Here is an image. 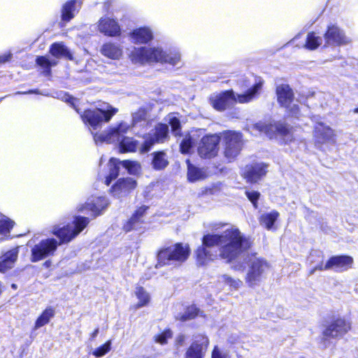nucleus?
Segmentation results:
<instances>
[{
  "label": "nucleus",
  "instance_id": "nucleus-38",
  "mask_svg": "<svg viewBox=\"0 0 358 358\" xmlns=\"http://www.w3.org/2000/svg\"><path fill=\"white\" fill-rule=\"evenodd\" d=\"M201 313H202V312L200 311V310L198 309L195 306H191L186 309L180 319L182 321L192 320L194 319L196 316L199 315Z\"/></svg>",
  "mask_w": 358,
  "mask_h": 358
},
{
  "label": "nucleus",
  "instance_id": "nucleus-27",
  "mask_svg": "<svg viewBox=\"0 0 358 358\" xmlns=\"http://www.w3.org/2000/svg\"><path fill=\"white\" fill-rule=\"evenodd\" d=\"M81 1L73 0L66 2L62 9V20L69 22L73 17L75 13L78 11V8L80 6Z\"/></svg>",
  "mask_w": 358,
  "mask_h": 358
},
{
  "label": "nucleus",
  "instance_id": "nucleus-22",
  "mask_svg": "<svg viewBox=\"0 0 358 358\" xmlns=\"http://www.w3.org/2000/svg\"><path fill=\"white\" fill-rule=\"evenodd\" d=\"M136 187V182L133 178H127L120 179L116 184L112 187V192L115 196L120 197L128 194Z\"/></svg>",
  "mask_w": 358,
  "mask_h": 358
},
{
  "label": "nucleus",
  "instance_id": "nucleus-47",
  "mask_svg": "<svg viewBox=\"0 0 358 358\" xmlns=\"http://www.w3.org/2000/svg\"><path fill=\"white\" fill-rule=\"evenodd\" d=\"M245 194L248 199L252 203L254 207L257 208V201L259 198L260 194L257 191H246Z\"/></svg>",
  "mask_w": 358,
  "mask_h": 358
},
{
  "label": "nucleus",
  "instance_id": "nucleus-48",
  "mask_svg": "<svg viewBox=\"0 0 358 358\" xmlns=\"http://www.w3.org/2000/svg\"><path fill=\"white\" fill-rule=\"evenodd\" d=\"M289 115L292 117H299L300 110L299 106L296 104H290L289 107L286 108Z\"/></svg>",
  "mask_w": 358,
  "mask_h": 358
},
{
  "label": "nucleus",
  "instance_id": "nucleus-12",
  "mask_svg": "<svg viewBox=\"0 0 358 358\" xmlns=\"http://www.w3.org/2000/svg\"><path fill=\"white\" fill-rule=\"evenodd\" d=\"M351 329V322L343 317L332 321L324 330L323 336L326 338H342Z\"/></svg>",
  "mask_w": 358,
  "mask_h": 358
},
{
  "label": "nucleus",
  "instance_id": "nucleus-2",
  "mask_svg": "<svg viewBox=\"0 0 358 358\" xmlns=\"http://www.w3.org/2000/svg\"><path fill=\"white\" fill-rule=\"evenodd\" d=\"M87 217L76 216L71 222L66 225H57L52 228V234L58 237V243L54 238L41 241L31 249V261L38 262L48 256L52 255L61 243H67L76 237L89 224Z\"/></svg>",
  "mask_w": 358,
  "mask_h": 358
},
{
  "label": "nucleus",
  "instance_id": "nucleus-8",
  "mask_svg": "<svg viewBox=\"0 0 358 358\" xmlns=\"http://www.w3.org/2000/svg\"><path fill=\"white\" fill-rule=\"evenodd\" d=\"M118 112V109L110 105L104 108L87 110L81 115L83 122L93 129H97L103 122H108Z\"/></svg>",
  "mask_w": 358,
  "mask_h": 358
},
{
  "label": "nucleus",
  "instance_id": "nucleus-16",
  "mask_svg": "<svg viewBox=\"0 0 358 358\" xmlns=\"http://www.w3.org/2000/svg\"><path fill=\"white\" fill-rule=\"evenodd\" d=\"M209 344V340L203 334L194 336V342L187 349L185 358H203Z\"/></svg>",
  "mask_w": 358,
  "mask_h": 358
},
{
  "label": "nucleus",
  "instance_id": "nucleus-40",
  "mask_svg": "<svg viewBox=\"0 0 358 358\" xmlns=\"http://www.w3.org/2000/svg\"><path fill=\"white\" fill-rule=\"evenodd\" d=\"M111 349V341H108L103 345L96 348L92 355L96 357H101L107 354Z\"/></svg>",
  "mask_w": 358,
  "mask_h": 358
},
{
  "label": "nucleus",
  "instance_id": "nucleus-24",
  "mask_svg": "<svg viewBox=\"0 0 358 358\" xmlns=\"http://www.w3.org/2000/svg\"><path fill=\"white\" fill-rule=\"evenodd\" d=\"M108 203L105 197H96L87 201L85 206L79 208V211L90 210L95 217L99 215L100 212L107 207Z\"/></svg>",
  "mask_w": 358,
  "mask_h": 358
},
{
  "label": "nucleus",
  "instance_id": "nucleus-54",
  "mask_svg": "<svg viewBox=\"0 0 358 358\" xmlns=\"http://www.w3.org/2000/svg\"><path fill=\"white\" fill-rule=\"evenodd\" d=\"M27 92H23L22 94H27ZM28 93H36V92H34V91H29Z\"/></svg>",
  "mask_w": 358,
  "mask_h": 358
},
{
  "label": "nucleus",
  "instance_id": "nucleus-26",
  "mask_svg": "<svg viewBox=\"0 0 358 358\" xmlns=\"http://www.w3.org/2000/svg\"><path fill=\"white\" fill-rule=\"evenodd\" d=\"M101 52L105 57L112 59H119L122 55L121 47L115 43H107L103 45Z\"/></svg>",
  "mask_w": 358,
  "mask_h": 358
},
{
  "label": "nucleus",
  "instance_id": "nucleus-44",
  "mask_svg": "<svg viewBox=\"0 0 358 358\" xmlns=\"http://www.w3.org/2000/svg\"><path fill=\"white\" fill-rule=\"evenodd\" d=\"M211 358H230V355L227 350H224L217 346H215L212 352Z\"/></svg>",
  "mask_w": 358,
  "mask_h": 358
},
{
  "label": "nucleus",
  "instance_id": "nucleus-6",
  "mask_svg": "<svg viewBox=\"0 0 358 358\" xmlns=\"http://www.w3.org/2000/svg\"><path fill=\"white\" fill-rule=\"evenodd\" d=\"M262 86V83L259 81L242 94L236 95L232 90L214 94L210 97V104L217 110L222 111L233 106L236 102L248 103L255 99Z\"/></svg>",
  "mask_w": 358,
  "mask_h": 358
},
{
  "label": "nucleus",
  "instance_id": "nucleus-52",
  "mask_svg": "<svg viewBox=\"0 0 358 358\" xmlns=\"http://www.w3.org/2000/svg\"><path fill=\"white\" fill-rule=\"evenodd\" d=\"M73 100H74V99H73V97H71V96H66V100H65V101H66V102H71L72 104H73Z\"/></svg>",
  "mask_w": 358,
  "mask_h": 358
},
{
  "label": "nucleus",
  "instance_id": "nucleus-55",
  "mask_svg": "<svg viewBox=\"0 0 358 358\" xmlns=\"http://www.w3.org/2000/svg\"><path fill=\"white\" fill-rule=\"evenodd\" d=\"M12 287H13V288H14V289H16L17 286H16V285L13 284V285H12Z\"/></svg>",
  "mask_w": 358,
  "mask_h": 358
},
{
  "label": "nucleus",
  "instance_id": "nucleus-32",
  "mask_svg": "<svg viewBox=\"0 0 358 358\" xmlns=\"http://www.w3.org/2000/svg\"><path fill=\"white\" fill-rule=\"evenodd\" d=\"M279 217L278 212L273 210L270 213H264L259 218L260 224L266 229L270 230L272 229L274 222Z\"/></svg>",
  "mask_w": 358,
  "mask_h": 358
},
{
  "label": "nucleus",
  "instance_id": "nucleus-53",
  "mask_svg": "<svg viewBox=\"0 0 358 358\" xmlns=\"http://www.w3.org/2000/svg\"><path fill=\"white\" fill-rule=\"evenodd\" d=\"M353 112H354L355 113H358V108H355V109H354V110H353Z\"/></svg>",
  "mask_w": 358,
  "mask_h": 358
},
{
  "label": "nucleus",
  "instance_id": "nucleus-17",
  "mask_svg": "<svg viewBox=\"0 0 358 358\" xmlns=\"http://www.w3.org/2000/svg\"><path fill=\"white\" fill-rule=\"evenodd\" d=\"M334 136V130L322 122H317L314 127L313 138L317 146L333 141Z\"/></svg>",
  "mask_w": 358,
  "mask_h": 358
},
{
  "label": "nucleus",
  "instance_id": "nucleus-21",
  "mask_svg": "<svg viewBox=\"0 0 358 358\" xmlns=\"http://www.w3.org/2000/svg\"><path fill=\"white\" fill-rule=\"evenodd\" d=\"M148 209L147 206H143L138 208L132 216L123 225V230L125 232H129L132 230H136L143 222V217Z\"/></svg>",
  "mask_w": 358,
  "mask_h": 358
},
{
  "label": "nucleus",
  "instance_id": "nucleus-33",
  "mask_svg": "<svg viewBox=\"0 0 358 358\" xmlns=\"http://www.w3.org/2000/svg\"><path fill=\"white\" fill-rule=\"evenodd\" d=\"M55 309L52 307H48L46 308L41 315L37 318L36 322H35V327L34 328L36 329L43 327L46 324H48L50 319L52 318L55 315Z\"/></svg>",
  "mask_w": 358,
  "mask_h": 358
},
{
  "label": "nucleus",
  "instance_id": "nucleus-11",
  "mask_svg": "<svg viewBox=\"0 0 358 358\" xmlns=\"http://www.w3.org/2000/svg\"><path fill=\"white\" fill-rule=\"evenodd\" d=\"M169 127L166 124H159L150 133L145 136L144 143L139 150L141 153L148 152L155 143H163L168 138Z\"/></svg>",
  "mask_w": 358,
  "mask_h": 358
},
{
  "label": "nucleus",
  "instance_id": "nucleus-19",
  "mask_svg": "<svg viewBox=\"0 0 358 358\" xmlns=\"http://www.w3.org/2000/svg\"><path fill=\"white\" fill-rule=\"evenodd\" d=\"M267 165L263 163H256L245 167L244 177L248 182H256L266 173Z\"/></svg>",
  "mask_w": 358,
  "mask_h": 358
},
{
  "label": "nucleus",
  "instance_id": "nucleus-31",
  "mask_svg": "<svg viewBox=\"0 0 358 358\" xmlns=\"http://www.w3.org/2000/svg\"><path fill=\"white\" fill-rule=\"evenodd\" d=\"M121 162L118 159L111 158L109 161L108 166L110 167L109 174L106 178L105 183L109 185L113 180H115L119 174V169Z\"/></svg>",
  "mask_w": 358,
  "mask_h": 358
},
{
  "label": "nucleus",
  "instance_id": "nucleus-30",
  "mask_svg": "<svg viewBox=\"0 0 358 358\" xmlns=\"http://www.w3.org/2000/svg\"><path fill=\"white\" fill-rule=\"evenodd\" d=\"M50 52L56 58L65 57L69 59H73L72 55L67 48L61 43H53L50 49Z\"/></svg>",
  "mask_w": 358,
  "mask_h": 358
},
{
  "label": "nucleus",
  "instance_id": "nucleus-57",
  "mask_svg": "<svg viewBox=\"0 0 358 358\" xmlns=\"http://www.w3.org/2000/svg\"><path fill=\"white\" fill-rule=\"evenodd\" d=\"M238 358H241V357H238Z\"/></svg>",
  "mask_w": 358,
  "mask_h": 358
},
{
  "label": "nucleus",
  "instance_id": "nucleus-15",
  "mask_svg": "<svg viewBox=\"0 0 358 358\" xmlns=\"http://www.w3.org/2000/svg\"><path fill=\"white\" fill-rule=\"evenodd\" d=\"M220 141V138L217 134L203 137L198 148L199 155L203 158H212L216 156Z\"/></svg>",
  "mask_w": 358,
  "mask_h": 358
},
{
  "label": "nucleus",
  "instance_id": "nucleus-43",
  "mask_svg": "<svg viewBox=\"0 0 358 358\" xmlns=\"http://www.w3.org/2000/svg\"><path fill=\"white\" fill-rule=\"evenodd\" d=\"M194 142L190 136H185L180 143V151L182 153H189Z\"/></svg>",
  "mask_w": 358,
  "mask_h": 358
},
{
  "label": "nucleus",
  "instance_id": "nucleus-28",
  "mask_svg": "<svg viewBox=\"0 0 358 358\" xmlns=\"http://www.w3.org/2000/svg\"><path fill=\"white\" fill-rule=\"evenodd\" d=\"M134 294L138 299V303L135 305V309H138L148 306L150 302L151 296L148 292L141 286H137L135 288Z\"/></svg>",
  "mask_w": 358,
  "mask_h": 358
},
{
  "label": "nucleus",
  "instance_id": "nucleus-14",
  "mask_svg": "<svg viewBox=\"0 0 358 358\" xmlns=\"http://www.w3.org/2000/svg\"><path fill=\"white\" fill-rule=\"evenodd\" d=\"M324 37L327 45L341 46L350 44L352 42V39L335 24L328 26Z\"/></svg>",
  "mask_w": 358,
  "mask_h": 358
},
{
  "label": "nucleus",
  "instance_id": "nucleus-9",
  "mask_svg": "<svg viewBox=\"0 0 358 358\" xmlns=\"http://www.w3.org/2000/svg\"><path fill=\"white\" fill-rule=\"evenodd\" d=\"M220 138L224 146L225 157L229 160L234 159L242 148V136L239 133L227 131L222 133Z\"/></svg>",
  "mask_w": 358,
  "mask_h": 358
},
{
  "label": "nucleus",
  "instance_id": "nucleus-49",
  "mask_svg": "<svg viewBox=\"0 0 358 358\" xmlns=\"http://www.w3.org/2000/svg\"><path fill=\"white\" fill-rule=\"evenodd\" d=\"M11 53H6L0 55V64L8 62L11 58Z\"/></svg>",
  "mask_w": 358,
  "mask_h": 358
},
{
  "label": "nucleus",
  "instance_id": "nucleus-41",
  "mask_svg": "<svg viewBox=\"0 0 358 358\" xmlns=\"http://www.w3.org/2000/svg\"><path fill=\"white\" fill-rule=\"evenodd\" d=\"M13 227V222L10 220L3 217L0 220V233L2 234H9Z\"/></svg>",
  "mask_w": 358,
  "mask_h": 358
},
{
  "label": "nucleus",
  "instance_id": "nucleus-37",
  "mask_svg": "<svg viewBox=\"0 0 358 358\" xmlns=\"http://www.w3.org/2000/svg\"><path fill=\"white\" fill-rule=\"evenodd\" d=\"M219 281L234 289H238L243 285L241 280L232 278L227 275L220 277Z\"/></svg>",
  "mask_w": 358,
  "mask_h": 358
},
{
  "label": "nucleus",
  "instance_id": "nucleus-56",
  "mask_svg": "<svg viewBox=\"0 0 358 358\" xmlns=\"http://www.w3.org/2000/svg\"><path fill=\"white\" fill-rule=\"evenodd\" d=\"M238 358H241V357H238Z\"/></svg>",
  "mask_w": 358,
  "mask_h": 358
},
{
  "label": "nucleus",
  "instance_id": "nucleus-20",
  "mask_svg": "<svg viewBox=\"0 0 358 358\" xmlns=\"http://www.w3.org/2000/svg\"><path fill=\"white\" fill-rule=\"evenodd\" d=\"M99 30L101 33L108 36L120 35L121 29L116 21L109 17H102L99 20Z\"/></svg>",
  "mask_w": 358,
  "mask_h": 358
},
{
  "label": "nucleus",
  "instance_id": "nucleus-29",
  "mask_svg": "<svg viewBox=\"0 0 358 358\" xmlns=\"http://www.w3.org/2000/svg\"><path fill=\"white\" fill-rule=\"evenodd\" d=\"M152 155V165L155 170H162L168 166V157L164 151L155 152Z\"/></svg>",
  "mask_w": 358,
  "mask_h": 358
},
{
  "label": "nucleus",
  "instance_id": "nucleus-1",
  "mask_svg": "<svg viewBox=\"0 0 358 358\" xmlns=\"http://www.w3.org/2000/svg\"><path fill=\"white\" fill-rule=\"evenodd\" d=\"M220 245V256L229 262H232L244 255L250 248L251 242L238 229L231 227L222 234L207 233L202 238V245L196 251V262L199 265H206L217 257L213 247Z\"/></svg>",
  "mask_w": 358,
  "mask_h": 358
},
{
  "label": "nucleus",
  "instance_id": "nucleus-36",
  "mask_svg": "<svg viewBox=\"0 0 358 358\" xmlns=\"http://www.w3.org/2000/svg\"><path fill=\"white\" fill-rule=\"evenodd\" d=\"M36 61L37 64L44 69L43 73L45 76L50 74V67L57 65V63L55 59H49L46 57H38Z\"/></svg>",
  "mask_w": 358,
  "mask_h": 358
},
{
  "label": "nucleus",
  "instance_id": "nucleus-18",
  "mask_svg": "<svg viewBox=\"0 0 358 358\" xmlns=\"http://www.w3.org/2000/svg\"><path fill=\"white\" fill-rule=\"evenodd\" d=\"M129 36L134 44H147L154 38L153 31L149 27L135 29L129 33Z\"/></svg>",
  "mask_w": 358,
  "mask_h": 358
},
{
  "label": "nucleus",
  "instance_id": "nucleus-23",
  "mask_svg": "<svg viewBox=\"0 0 358 358\" xmlns=\"http://www.w3.org/2000/svg\"><path fill=\"white\" fill-rule=\"evenodd\" d=\"M277 100L278 103L288 108L294 100V93L288 85L282 84L276 87Z\"/></svg>",
  "mask_w": 358,
  "mask_h": 358
},
{
  "label": "nucleus",
  "instance_id": "nucleus-3",
  "mask_svg": "<svg viewBox=\"0 0 358 358\" xmlns=\"http://www.w3.org/2000/svg\"><path fill=\"white\" fill-rule=\"evenodd\" d=\"M127 55L134 64L159 62L169 64L173 66L181 64V55L176 50L164 51L161 47H132L127 50Z\"/></svg>",
  "mask_w": 358,
  "mask_h": 358
},
{
  "label": "nucleus",
  "instance_id": "nucleus-13",
  "mask_svg": "<svg viewBox=\"0 0 358 358\" xmlns=\"http://www.w3.org/2000/svg\"><path fill=\"white\" fill-rule=\"evenodd\" d=\"M254 128L260 133H264L271 139L280 135L286 138V141H291L289 131L283 124L258 122L254 125Z\"/></svg>",
  "mask_w": 358,
  "mask_h": 358
},
{
  "label": "nucleus",
  "instance_id": "nucleus-46",
  "mask_svg": "<svg viewBox=\"0 0 358 358\" xmlns=\"http://www.w3.org/2000/svg\"><path fill=\"white\" fill-rule=\"evenodd\" d=\"M145 111L143 109H139L132 115V125L135 126L141 120L145 118Z\"/></svg>",
  "mask_w": 358,
  "mask_h": 358
},
{
  "label": "nucleus",
  "instance_id": "nucleus-35",
  "mask_svg": "<svg viewBox=\"0 0 358 358\" xmlns=\"http://www.w3.org/2000/svg\"><path fill=\"white\" fill-rule=\"evenodd\" d=\"M322 37L317 36L315 32H310L307 36L304 47L308 50H315L322 44Z\"/></svg>",
  "mask_w": 358,
  "mask_h": 358
},
{
  "label": "nucleus",
  "instance_id": "nucleus-42",
  "mask_svg": "<svg viewBox=\"0 0 358 358\" xmlns=\"http://www.w3.org/2000/svg\"><path fill=\"white\" fill-rule=\"evenodd\" d=\"M169 123L170 124L172 131L174 135L177 136L180 131V120L173 115L169 116Z\"/></svg>",
  "mask_w": 358,
  "mask_h": 358
},
{
  "label": "nucleus",
  "instance_id": "nucleus-51",
  "mask_svg": "<svg viewBox=\"0 0 358 358\" xmlns=\"http://www.w3.org/2000/svg\"><path fill=\"white\" fill-rule=\"evenodd\" d=\"M185 340V336L183 335H180L177 338V343H182Z\"/></svg>",
  "mask_w": 358,
  "mask_h": 358
},
{
  "label": "nucleus",
  "instance_id": "nucleus-5",
  "mask_svg": "<svg viewBox=\"0 0 358 358\" xmlns=\"http://www.w3.org/2000/svg\"><path fill=\"white\" fill-rule=\"evenodd\" d=\"M129 129L130 126L127 122H122L116 127H110L101 134H94V140L96 143L119 142L120 152H135L138 146V142L133 138L124 137Z\"/></svg>",
  "mask_w": 358,
  "mask_h": 358
},
{
  "label": "nucleus",
  "instance_id": "nucleus-50",
  "mask_svg": "<svg viewBox=\"0 0 358 358\" xmlns=\"http://www.w3.org/2000/svg\"><path fill=\"white\" fill-rule=\"evenodd\" d=\"M99 332V328L97 327L94 329V331L92 334H90V340L94 341L96 338V337L97 336Z\"/></svg>",
  "mask_w": 358,
  "mask_h": 358
},
{
  "label": "nucleus",
  "instance_id": "nucleus-25",
  "mask_svg": "<svg viewBox=\"0 0 358 358\" xmlns=\"http://www.w3.org/2000/svg\"><path fill=\"white\" fill-rule=\"evenodd\" d=\"M18 256L17 248H13L0 257V272L4 273L13 267Z\"/></svg>",
  "mask_w": 358,
  "mask_h": 358
},
{
  "label": "nucleus",
  "instance_id": "nucleus-7",
  "mask_svg": "<svg viewBox=\"0 0 358 358\" xmlns=\"http://www.w3.org/2000/svg\"><path fill=\"white\" fill-rule=\"evenodd\" d=\"M190 254L187 244L176 243L162 248L157 253V264L156 267L170 265L171 262L182 263L185 262Z\"/></svg>",
  "mask_w": 358,
  "mask_h": 358
},
{
  "label": "nucleus",
  "instance_id": "nucleus-34",
  "mask_svg": "<svg viewBox=\"0 0 358 358\" xmlns=\"http://www.w3.org/2000/svg\"><path fill=\"white\" fill-rule=\"evenodd\" d=\"M187 162L188 164L187 178L190 182H195L206 178V174L202 169L190 164L189 160Z\"/></svg>",
  "mask_w": 358,
  "mask_h": 358
},
{
  "label": "nucleus",
  "instance_id": "nucleus-4",
  "mask_svg": "<svg viewBox=\"0 0 358 358\" xmlns=\"http://www.w3.org/2000/svg\"><path fill=\"white\" fill-rule=\"evenodd\" d=\"M247 262L248 269L245 278V283L250 287H254L259 285L262 279L266 275L269 266L268 263L262 258L256 255H249L247 250L244 251V255L236 260H233V268L238 271H242L244 268L241 261Z\"/></svg>",
  "mask_w": 358,
  "mask_h": 358
},
{
  "label": "nucleus",
  "instance_id": "nucleus-10",
  "mask_svg": "<svg viewBox=\"0 0 358 358\" xmlns=\"http://www.w3.org/2000/svg\"><path fill=\"white\" fill-rule=\"evenodd\" d=\"M353 259L349 256H334L329 258V259L324 265L323 262H320L317 266L313 268L310 271V274H313L315 271H325L329 269H334L336 271L342 272L348 270L352 266Z\"/></svg>",
  "mask_w": 358,
  "mask_h": 358
},
{
  "label": "nucleus",
  "instance_id": "nucleus-45",
  "mask_svg": "<svg viewBox=\"0 0 358 358\" xmlns=\"http://www.w3.org/2000/svg\"><path fill=\"white\" fill-rule=\"evenodd\" d=\"M172 337V332L170 330H166L162 334L155 336V341L164 345L167 343V340Z\"/></svg>",
  "mask_w": 358,
  "mask_h": 358
},
{
  "label": "nucleus",
  "instance_id": "nucleus-39",
  "mask_svg": "<svg viewBox=\"0 0 358 358\" xmlns=\"http://www.w3.org/2000/svg\"><path fill=\"white\" fill-rule=\"evenodd\" d=\"M121 165L125 168L130 174L137 173L141 168L140 164L135 161L123 160L121 162Z\"/></svg>",
  "mask_w": 358,
  "mask_h": 358
}]
</instances>
